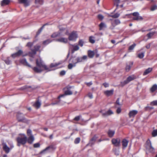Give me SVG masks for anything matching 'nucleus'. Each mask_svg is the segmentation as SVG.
Listing matches in <instances>:
<instances>
[{"mask_svg": "<svg viewBox=\"0 0 157 157\" xmlns=\"http://www.w3.org/2000/svg\"><path fill=\"white\" fill-rule=\"evenodd\" d=\"M36 65L37 66L39 67L43 68L45 70H48L49 71L51 70H48V68L44 64L43 62L41 59H40L39 60L38 59H36Z\"/></svg>", "mask_w": 157, "mask_h": 157, "instance_id": "nucleus-2", "label": "nucleus"}, {"mask_svg": "<svg viewBox=\"0 0 157 157\" xmlns=\"http://www.w3.org/2000/svg\"><path fill=\"white\" fill-rule=\"evenodd\" d=\"M33 69L35 72L37 73H41L43 71L41 67H34L33 68Z\"/></svg>", "mask_w": 157, "mask_h": 157, "instance_id": "nucleus-19", "label": "nucleus"}, {"mask_svg": "<svg viewBox=\"0 0 157 157\" xmlns=\"http://www.w3.org/2000/svg\"><path fill=\"white\" fill-rule=\"evenodd\" d=\"M34 140V138L33 135L29 136L27 140L29 144H32Z\"/></svg>", "mask_w": 157, "mask_h": 157, "instance_id": "nucleus-23", "label": "nucleus"}, {"mask_svg": "<svg viewBox=\"0 0 157 157\" xmlns=\"http://www.w3.org/2000/svg\"><path fill=\"white\" fill-rule=\"evenodd\" d=\"M131 14L134 16L132 18L133 20L138 21L139 20H142L143 19L142 17L139 16V13L138 12H135Z\"/></svg>", "mask_w": 157, "mask_h": 157, "instance_id": "nucleus-8", "label": "nucleus"}, {"mask_svg": "<svg viewBox=\"0 0 157 157\" xmlns=\"http://www.w3.org/2000/svg\"><path fill=\"white\" fill-rule=\"evenodd\" d=\"M35 3L36 4L42 5L43 3V0H35Z\"/></svg>", "mask_w": 157, "mask_h": 157, "instance_id": "nucleus-39", "label": "nucleus"}, {"mask_svg": "<svg viewBox=\"0 0 157 157\" xmlns=\"http://www.w3.org/2000/svg\"><path fill=\"white\" fill-rule=\"evenodd\" d=\"M59 99V100L58 101H56V102L53 103H52L50 105H57L59 104H60L61 105H63L64 103L65 102H63L62 103L61 102V100L59 99Z\"/></svg>", "mask_w": 157, "mask_h": 157, "instance_id": "nucleus-31", "label": "nucleus"}, {"mask_svg": "<svg viewBox=\"0 0 157 157\" xmlns=\"http://www.w3.org/2000/svg\"><path fill=\"white\" fill-rule=\"evenodd\" d=\"M112 144L116 147H119L120 145L121 140L119 138H113L112 140Z\"/></svg>", "mask_w": 157, "mask_h": 157, "instance_id": "nucleus-10", "label": "nucleus"}, {"mask_svg": "<svg viewBox=\"0 0 157 157\" xmlns=\"http://www.w3.org/2000/svg\"><path fill=\"white\" fill-rule=\"evenodd\" d=\"M157 89V85L155 84L153 85L150 89V90L152 92H153Z\"/></svg>", "mask_w": 157, "mask_h": 157, "instance_id": "nucleus-37", "label": "nucleus"}, {"mask_svg": "<svg viewBox=\"0 0 157 157\" xmlns=\"http://www.w3.org/2000/svg\"><path fill=\"white\" fill-rule=\"evenodd\" d=\"M136 46V44L135 43H134L133 44L130 46L128 48V50L130 51H131L132 50L135 46Z\"/></svg>", "mask_w": 157, "mask_h": 157, "instance_id": "nucleus-45", "label": "nucleus"}, {"mask_svg": "<svg viewBox=\"0 0 157 157\" xmlns=\"http://www.w3.org/2000/svg\"><path fill=\"white\" fill-rule=\"evenodd\" d=\"M76 65L72 63H70L68 65V68L69 69H71L73 67H75Z\"/></svg>", "mask_w": 157, "mask_h": 157, "instance_id": "nucleus-44", "label": "nucleus"}, {"mask_svg": "<svg viewBox=\"0 0 157 157\" xmlns=\"http://www.w3.org/2000/svg\"><path fill=\"white\" fill-rule=\"evenodd\" d=\"M115 154L117 155H118L119 154V151L118 150H114Z\"/></svg>", "mask_w": 157, "mask_h": 157, "instance_id": "nucleus-63", "label": "nucleus"}, {"mask_svg": "<svg viewBox=\"0 0 157 157\" xmlns=\"http://www.w3.org/2000/svg\"><path fill=\"white\" fill-rule=\"evenodd\" d=\"M10 2V0H3L1 2V5L2 6H4L7 5Z\"/></svg>", "mask_w": 157, "mask_h": 157, "instance_id": "nucleus-26", "label": "nucleus"}, {"mask_svg": "<svg viewBox=\"0 0 157 157\" xmlns=\"http://www.w3.org/2000/svg\"><path fill=\"white\" fill-rule=\"evenodd\" d=\"M120 23L121 21L119 19H116L114 20V22H111L112 25L110 28L112 29H113L116 25L119 24Z\"/></svg>", "mask_w": 157, "mask_h": 157, "instance_id": "nucleus-12", "label": "nucleus"}, {"mask_svg": "<svg viewBox=\"0 0 157 157\" xmlns=\"http://www.w3.org/2000/svg\"><path fill=\"white\" fill-rule=\"evenodd\" d=\"M56 146L54 145H51L50 146L47 147L43 151H42L40 152V153L41 154L44 152V151H45L47 150L49 148H51L53 150H54L56 149Z\"/></svg>", "mask_w": 157, "mask_h": 157, "instance_id": "nucleus-20", "label": "nucleus"}, {"mask_svg": "<svg viewBox=\"0 0 157 157\" xmlns=\"http://www.w3.org/2000/svg\"><path fill=\"white\" fill-rule=\"evenodd\" d=\"M52 42V40L50 39H48L43 41V44L44 45H46Z\"/></svg>", "mask_w": 157, "mask_h": 157, "instance_id": "nucleus-42", "label": "nucleus"}, {"mask_svg": "<svg viewBox=\"0 0 157 157\" xmlns=\"http://www.w3.org/2000/svg\"><path fill=\"white\" fill-rule=\"evenodd\" d=\"M95 53L93 51L89 50L88 52V56L90 58H92L93 57Z\"/></svg>", "mask_w": 157, "mask_h": 157, "instance_id": "nucleus-30", "label": "nucleus"}, {"mask_svg": "<svg viewBox=\"0 0 157 157\" xmlns=\"http://www.w3.org/2000/svg\"><path fill=\"white\" fill-rule=\"evenodd\" d=\"M17 118L18 121L26 122L27 121L24 117V115L21 113H18L17 115Z\"/></svg>", "mask_w": 157, "mask_h": 157, "instance_id": "nucleus-6", "label": "nucleus"}, {"mask_svg": "<svg viewBox=\"0 0 157 157\" xmlns=\"http://www.w3.org/2000/svg\"><path fill=\"white\" fill-rule=\"evenodd\" d=\"M155 33L154 32H151L147 34V35L148 38H150Z\"/></svg>", "mask_w": 157, "mask_h": 157, "instance_id": "nucleus-43", "label": "nucleus"}, {"mask_svg": "<svg viewBox=\"0 0 157 157\" xmlns=\"http://www.w3.org/2000/svg\"><path fill=\"white\" fill-rule=\"evenodd\" d=\"M133 63L132 62H130L128 65H127L126 67V70L127 71H128L130 70L131 66L133 64Z\"/></svg>", "mask_w": 157, "mask_h": 157, "instance_id": "nucleus-33", "label": "nucleus"}, {"mask_svg": "<svg viewBox=\"0 0 157 157\" xmlns=\"http://www.w3.org/2000/svg\"><path fill=\"white\" fill-rule=\"evenodd\" d=\"M156 9H157V6L155 5L152 6L151 8V11H154Z\"/></svg>", "mask_w": 157, "mask_h": 157, "instance_id": "nucleus-54", "label": "nucleus"}, {"mask_svg": "<svg viewBox=\"0 0 157 157\" xmlns=\"http://www.w3.org/2000/svg\"><path fill=\"white\" fill-rule=\"evenodd\" d=\"M98 19L101 20H102L104 18V16L101 14H98L97 16Z\"/></svg>", "mask_w": 157, "mask_h": 157, "instance_id": "nucleus-51", "label": "nucleus"}, {"mask_svg": "<svg viewBox=\"0 0 157 157\" xmlns=\"http://www.w3.org/2000/svg\"><path fill=\"white\" fill-rule=\"evenodd\" d=\"M87 56H84L82 57H77V63L82 62L83 60L86 59Z\"/></svg>", "mask_w": 157, "mask_h": 157, "instance_id": "nucleus-21", "label": "nucleus"}, {"mask_svg": "<svg viewBox=\"0 0 157 157\" xmlns=\"http://www.w3.org/2000/svg\"><path fill=\"white\" fill-rule=\"evenodd\" d=\"M47 25H48V23H46V24H44V25H43V26L41 28H40V29H39L38 30V31H37V32L36 33L37 35V36L41 32L42 30L43 29L44 26Z\"/></svg>", "mask_w": 157, "mask_h": 157, "instance_id": "nucleus-36", "label": "nucleus"}, {"mask_svg": "<svg viewBox=\"0 0 157 157\" xmlns=\"http://www.w3.org/2000/svg\"><path fill=\"white\" fill-rule=\"evenodd\" d=\"M28 55V54L26 53L24 54L22 50H19L17 52L11 55V56L13 58L18 56H25Z\"/></svg>", "mask_w": 157, "mask_h": 157, "instance_id": "nucleus-4", "label": "nucleus"}, {"mask_svg": "<svg viewBox=\"0 0 157 157\" xmlns=\"http://www.w3.org/2000/svg\"><path fill=\"white\" fill-rule=\"evenodd\" d=\"M116 103L119 106H121V104L120 103V99L119 98H118L116 101Z\"/></svg>", "mask_w": 157, "mask_h": 157, "instance_id": "nucleus-59", "label": "nucleus"}, {"mask_svg": "<svg viewBox=\"0 0 157 157\" xmlns=\"http://www.w3.org/2000/svg\"><path fill=\"white\" fill-rule=\"evenodd\" d=\"M2 145L3 149L5 152L7 154L9 153L10 151V148L7 146L6 143H2Z\"/></svg>", "mask_w": 157, "mask_h": 157, "instance_id": "nucleus-13", "label": "nucleus"}, {"mask_svg": "<svg viewBox=\"0 0 157 157\" xmlns=\"http://www.w3.org/2000/svg\"><path fill=\"white\" fill-rule=\"evenodd\" d=\"M40 48V46L36 44L34 47V48H32L31 50L32 52V53L29 52L28 54L29 56L33 57V56L35 55L36 53V52L38 51Z\"/></svg>", "mask_w": 157, "mask_h": 157, "instance_id": "nucleus-3", "label": "nucleus"}, {"mask_svg": "<svg viewBox=\"0 0 157 157\" xmlns=\"http://www.w3.org/2000/svg\"><path fill=\"white\" fill-rule=\"evenodd\" d=\"M152 70V68L149 67L146 69L143 74V75H145L150 73Z\"/></svg>", "mask_w": 157, "mask_h": 157, "instance_id": "nucleus-27", "label": "nucleus"}, {"mask_svg": "<svg viewBox=\"0 0 157 157\" xmlns=\"http://www.w3.org/2000/svg\"><path fill=\"white\" fill-rule=\"evenodd\" d=\"M33 146L34 147H38L40 146V144L38 143L35 144H34Z\"/></svg>", "mask_w": 157, "mask_h": 157, "instance_id": "nucleus-57", "label": "nucleus"}, {"mask_svg": "<svg viewBox=\"0 0 157 157\" xmlns=\"http://www.w3.org/2000/svg\"><path fill=\"white\" fill-rule=\"evenodd\" d=\"M27 134L28 136L32 135V131L30 129H28L27 130Z\"/></svg>", "mask_w": 157, "mask_h": 157, "instance_id": "nucleus-55", "label": "nucleus"}, {"mask_svg": "<svg viewBox=\"0 0 157 157\" xmlns=\"http://www.w3.org/2000/svg\"><path fill=\"white\" fill-rule=\"evenodd\" d=\"M81 117V115H79L77 116H76L74 119V120L76 121H78Z\"/></svg>", "mask_w": 157, "mask_h": 157, "instance_id": "nucleus-48", "label": "nucleus"}, {"mask_svg": "<svg viewBox=\"0 0 157 157\" xmlns=\"http://www.w3.org/2000/svg\"><path fill=\"white\" fill-rule=\"evenodd\" d=\"M56 41L66 43L67 42V39L66 38L62 37L56 40Z\"/></svg>", "mask_w": 157, "mask_h": 157, "instance_id": "nucleus-22", "label": "nucleus"}, {"mask_svg": "<svg viewBox=\"0 0 157 157\" xmlns=\"http://www.w3.org/2000/svg\"><path fill=\"white\" fill-rule=\"evenodd\" d=\"M138 113V111L136 110H132L130 111L128 115L129 117H134Z\"/></svg>", "mask_w": 157, "mask_h": 157, "instance_id": "nucleus-14", "label": "nucleus"}, {"mask_svg": "<svg viewBox=\"0 0 157 157\" xmlns=\"http://www.w3.org/2000/svg\"><path fill=\"white\" fill-rule=\"evenodd\" d=\"M69 61L74 64H75L77 63V58L75 57H72L70 59Z\"/></svg>", "mask_w": 157, "mask_h": 157, "instance_id": "nucleus-29", "label": "nucleus"}, {"mask_svg": "<svg viewBox=\"0 0 157 157\" xmlns=\"http://www.w3.org/2000/svg\"><path fill=\"white\" fill-rule=\"evenodd\" d=\"M145 108H146V110H151L152 109H153V107L147 106Z\"/></svg>", "mask_w": 157, "mask_h": 157, "instance_id": "nucleus-61", "label": "nucleus"}, {"mask_svg": "<svg viewBox=\"0 0 157 157\" xmlns=\"http://www.w3.org/2000/svg\"><path fill=\"white\" fill-rule=\"evenodd\" d=\"M71 45L73 48V49L72 50V53H73L75 51H77L79 49V47L77 45H75V44H71Z\"/></svg>", "mask_w": 157, "mask_h": 157, "instance_id": "nucleus-24", "label": "nucleus"}, {"mask_svg": "<svg viewBox=\"0 0 157 157\" xmlns=\"http://www.w3.org/2000/svg\"><path fill=\"white\" fill-rule=\"evenodd\" d=\"M100 29V30H101L104 28H106V25L105 24L102 22H101L99 25Z\"/></svg>", "mask_w": 157, "mask_h": 157, "instance_id": "nucleus-34", "label": "nucleus"}, {"mask_svg": "<svg viewBox=\"0 0 157 157\" xmlns=\"http://www.w3.org/2000/svg\"><path fill=\"white\" fill-rule=\"evenodd\" d=\"M78 43V45L81 47H82L83 45L84 42L82 40H80L79 41Z\"/></svg>", "mask_w": 157, "mask_h": 157, "instance_id": "nucleus-49", "label": "nucleus"}, {"mask_svg": "<svg viewBox=\"0 0 157 157\" xmlns=\"http://www.w3.org/2000/svg\"><path fill=\"white\" fill-rule=\"evenodd\" d=\"M128 142V141L126 139H124L122 140V143L123 148H125L127 147Z\"/></svg>", "mask_w": 157, "mask_h": 157, "instance_id": "nucleus-25", "label": "nucleus"}, {"mask_svg": "<svg viewBox=\"0 0 157 157\" xmlns=\"http://www.w3.org/2000/svg\"><path fill=\"white\" fill-rule=\"evenodd\" d=\"M136 78V76L133 75L129 76L127 78V79L123 82H121V84L122 86H124L125 85L128 83L130 81L134 80Z\"/></svg>", "mask_w": 157, "mask_h": 157, "instance_id": "nucleus-5", "label": "nucleus"}, {"mask_svg": "<svg viewBox=\"0 0 157 157\" xmlns=\"http://www.w3.org/2000/svg\"><path fill=\"white\" fill-rule=\"evenodd\" d=\"M33 45V44L32 42H28L26 46L28 47H31Z\"/></svg>", "mask_w": 157, "mask_h": 157, "instance_id": "nucleus-60", "label": "nucleus"}, {"mask_svg": "<svg viewBox=\"0 0 157 157\" xmlns=\"http://www.w3.org/2000/svg\"><path fill=\"white\" fill-rule=\"evenodd\" d=\"M153 136L155 137L157 136V129L154 130L152 132Z\"/></svg>", "mask_w": 157, "mask_h": 157, "instance_id": "nucleus-46", "label": "nucleus"}, {"mask_svg": "<svg viewBox=\"0 0 157 157\" xmlns=\"http://www.w3.org/2000/svg\"><path fill=\"white\" fill-rule=\"evenodd\" d=\"M77 37V34L76 33V32L73 31L70 34L68 37V39L70 40L75 41Z\"/></svg>", "mask_w": 157, "mask_h": 157, "instance_id": "nucleus-7", "label": "nucleus"}, {"mask_svg": "<svg viewBox=\"0 0 157 157\" xmlns=\"http://www.w3.org/2000/svg\"><path fill=\"white\" fill-rule=\"evenodd\" d=\"M94 37L93 36H90L89 37V41L92 44H94L95 43V41L94 40Z\"/></svg>", "mask_w": 157, "mask_h": 157, "instance_id": "nucleus-40", "label": "nucleus"}, {"mask_svg": "<svg viewBox=\"0 0 157 157\" xmlns=\"http://www.w3.org/2000/svg\"><path fill=\"white\" fill-rule=\"evenodd\" d=\"M113 89H112L110 90H107L105 91L104 93L107 96H109L112 95L113 94Z\"/></svg>", "mask_w": 157, "mask_h": 157, "instance_id": "nucleus-17", "label": "nucleus"}, {"mask_svg": "<svg viewBox=\"0 0 157 157\" xmlns=\"http://www.w3.org/2000/svg\"><path fill=\"white\" fill-rule=\"evenodd\" d=\"M17 145L18 146H20L21 144H25L27 141V138L25 135H24L23 136L18 137L17 139Z\"/></svg>", "mask_w": 157, "mask_h": 157, "instance_id": "nucleus-1", "label": "nucleus"}, {"mask_svg": "<svg viewBox=\"0 0 157 157\" xmlns=\"http://www.w3.org/2000/svg\"><path fill=\"white\" fill-rule=\"evenodd\" d=\"M72 94V92L70 90H67L65 92L64 94H61L58 97V99H59L61 97H63L66 95H71Z\"/></svg>", "mask_w": 157, "mask_h": 157, "instance_id": "nucleus-16", "label": "nucleus"}, {"mask_svg": "<svg viewBox=\"0 0 157 157\" xmlns=\"http://www.w3.org/2000/svg\"><path fill=\"white\" fill-rule=\"evenodd\" d=\"M144 56V53H141L140 54H139L138 55V57L140 59L142 58Z\"/></svg>", "mask_w": 157, "mask_h": 157, "instance_id": "nucleus-56", "label": "nucleus"}, {"mask_svg": "<svg viewBox=\"0 0 157 157\" xmlns=\"http://www.w3.org/2000/svg\"><path fill=\"white\" fill-rule=\"evenodd\" d=\"M115 133V131L109 130L108 132V135L109 137H111L113 136Z\"/></svg>", "mask_w": 157, "mask_h": 157, "instance_id": "nucleus-35", "label": "nucleus"}, {"mask_svg": "<svg viewBox=\"0 0 157 157\" xmlns=\"http://www.w3.org/2000/svg\"><path fill=\"white\" fill-rule=\"evenodd\" d=\"M146 145V148L150 152H152L154 150V148L152 147L151 141L149 139L147 140Z\"/></svg>", "mask_w": 157, "mask_h": 157, "instance_id": "nucleus-9", "label": "nucleus"}, {"mask_svg": "<svg viewBox=\"0 0 157 157\" xmlns=\"http://www.w3.org/2000/svg\"><path fill=\"white\" fill-rule=\"evenodd\" d=\"M121 111V110L120 108H118L117 110V112L118 113H119Z\"/></svg>", "mask_w": 157, "mask_h": 157, "instance_id": "nucleus-64", "label": "nucleus"}, {"mask_svg": "<svg viewBox=\"0 0 157 157\" xmlns=\"http://www.w3.org/2000/svg\"><path fill=\"white\" fill-rule=\"evenodd\" d=\"M19 62L20 63L25 66H27L29 67H31V65L28 63L26 59L25 58L20 59Z\"/></svg>", "mask_w": 157, "mask_h": 157, "instance_id": "nucleus-15", "label": "nucleus"}, {"mask_svg": "<svg viewBox=\"0 0 157 157\" xmlns=\"http://www.w3.org/2000/svg\"><path fill=\"white\" fill-rule=\"evenodd\" d=\"M150 105H157V100L153 101L151 102Z\"/></svg>", "mask_w": 157, "mask_h": 157, "instance_id": "nucleus-50", "label": "nucleus"}, {"mask_svg": "<svg viewBox=\"0 0 157 157\" xmlns=\"http://www.w3.org/2000/svg\"><path fill=\"white\" fill-rule=\"evenodd\" d=\"M60 64L61 63H51L50 65V67H56Z\"/></svg>", "mask_w": 157, "mask_h": 157, "instance_id": "nucleus-47", "label": "nucleus"}, {"mask_svg": "<svg viewBox=\"0 0 157 157\" xmlns=\"http://www.w3.org/2000/svg\"><path fill=\"white\" fill-rule=\"evenodd\" d=\"M103 85L105 87H107L109 86V84L106 82L104 83Z\"/></svg>", "mask_w": 157, "mask_h": 157, "instance_id": "nucleus-62", "label": "nucleus"}, {"mask_svg": "<svg viewBox=\"0 0 157 157\" xmlns=\"http://www.w3.org/2000/svg\"><path fill=\"white\" fill-rule=\"evenodd\" d=\"M19 2L24 4L25 6H27L29 5L30 2L28 0H18Z\"/></svg>", "mask_w": 157, "mask_h": 157, "instance_id": "nucleus-18", "label": "nucleus"}, {"mask_svg": "<svg viewBox=\"0 0 157 157\" xmlns=\"http://www.w3.org/2000/svg\"><path fill=\"white\" fill-rule=\"evenodd\" d=\"M120 16V14L118 13H116L113 15H109V17H111L113 18H116L119 17Z\"/></svg>", "mask_w": 157, "mask_h": 157, "instance_id": "nucleus-38", "label": "nucleus"}, {"mask_svg": "<svg viewBox=\"0 0 157 157\" xmlns=\"http://www.w3.org/2000/svg\"><path fill=\"white\" fill-rule=\"evenodd\" d=\"M96 138L95 136L93 137L90 140V144H93L95 142Z\"/></svg>", "mask_w": 157, "mask_h": 157, "instance_id": "nucleus-41", "label": "nucleus"}, {"mask_svg": "<svg viewBox=\"0 0 157 157\" xmlns=\"http://www.w3.org/2000/svg\"><path fill=\"white\" fill-rule=\"evenodd\" d=\"M5 63L7 65L10 64L11 63V61L9 59H7L4 60Z\"/></svg>", "mask_w": 157, "mask_h": 157, "instance_id": "nucleus-53", "label": "nucleus"}, {"mask_svg": "<svg viewBox=\"0 0 157 157\" xmlns=\"http://www.w3.org/2000/svg\"><path fill=\"white\" fill-rule=\"evenodd\" d=\"M41 105V103L40 102L39 100H38L33 105L36 109H38L40 107Z\"/></svg>", "mask_w": 157, "mask_h": 157, "instance_id": "nucleus-28", "label": "nucleus"}, {"mask_svg": "<svg viewBox=\"0 0 157 157\" xmlns=\"http://www.w3.org/2000/svg\"><path fill=\"white\" fill-rule=\"evenodd\" d=\"M60 35V33L59 32H55L53 33L51 36L52 38H56L59 36Z\"/></svg>", "mask_w": 157, "mask_h": 157, "instance_id": "nucleus-32", "label": "nucleus"}, {"mask_svg": "<svg viewBox=\"0 0 157 157\" xmlns=\"http://www.w3.org/2000/svg\"><path fill=\"white\" fill-rule=\"evenodd\" d=\"M66 73V71H62L60 73V75H65Z\"/></svg>", "mask_w": 157, "mask_h": 157, "instance_id": "nucleus-58", "label": "nucleus"}, {"mask_svg": "<svg viewBox=\"0 0 157 157\" xmlns=\"http://www.w3.org/2000/svg\"><path fill=\"white\" fill-rule=\"evenodd\" d=\"M100 112L101 113L102 116L104 117L109 116L113 113V112L111 110H109L105 112H104L103 111H100Z\"/></svg>", "mask_w": 157, "mask_h": 157, "instance_id": "nucleus-11", "label": "nucleus"}, {"mask_svg": "<svg viewBox=\"0 0 157 157\" xmlns=\"http://www.w3.org/2000/svg\"><path fill=\"white\" fill-rule=\"evenodd\" d=\"M80 141V139L79 138H76L74 141V143L75 144H77L79 143Z\"/></svg>", "mask_w": 157, "mask_h": 157, "instance_id": "nucleus-52", "label": "nucleus"}]
</instances>
